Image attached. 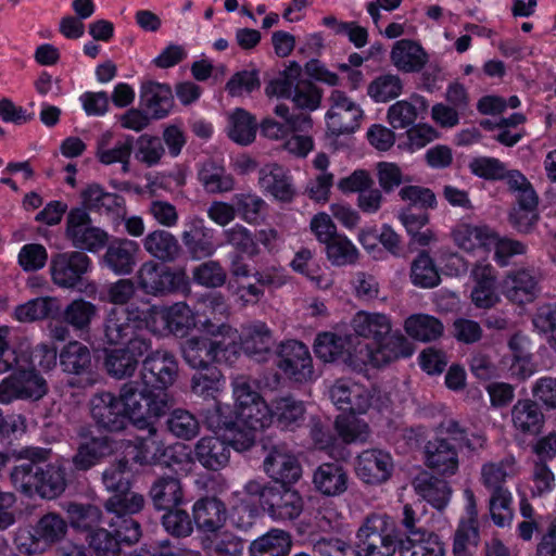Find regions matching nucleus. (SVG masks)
<instances>
[{"label":"nucleus","mask_w":556,"mask_h":556,"mask_svg":"<svg viewBox=\"0 0 556 556\" xmlns=\"http://www.w3.org/2000/svg\"><path fill=\"white\" fill-rule=\"evenodd\" d=\"M102 481L105 489L114 494L105 501L104 507L111 515L109 526L128 543H137L141 538L140 523L132 518L144 506L141 494L130 492L127 459H119L104 470Z\"/></svg>","instance_id":"obj_1"},{"label":"nucleus","mask_w":556,"mask_h":556,"mask_svg":"<svg viewBox=\"0 0 556 556\" xmlns=\"http://www.w3.org/2000/svg\"><path fill=\"white\" fill-rule=\"evenodd\" d=\"M45 458L43 450L29 452L28 459L13 468L11 480L17 490L28 496L53 500L66 489V469L60 463H46Z\"/></svg>","instance_id":"obj_2"},{"label":"nucleus","mask_w":556,"mask_h":556,"mask_svg":"<svg viewBox=\"0 0 556 556\" xmlns=\"http://www.w3.org/2000/svg\"><path fill=\"white\" fill-rule=\"evenodd\" d=\"M119 400L128 420L137 429L152 427L169 406L165 392H155L140 380H129L119 388Z\"/></svg>","instance_id":"obj_3"},{"label":"nucleus","mask_w":556,"mask_h":556,"mask_svg":"<svg viewBox=\"0 0 556 556\" xmlns=\"http://www.w3.org/2000/svg\"><path fill=\"white\" fill-rule=\"evenodd\" d=\"M403 544L401 529L387 514H370L356 533L359 556H393Z\"/></svg>","instance_id":"obj_4"},{"label":"nucleus","mask_w":556,"mask_h":556,"mask_svg":"<svg viewBox=\"0 0 556 556\" xmlns=\"http://www.w3.org/2000/svg\"><path fill=\"white\" fill-rule=\"evenodd\" d=\"M103 334L109 345H130L139 341L152 345L148 309H140L135 304L112 308L104 319Z\"/></svg>","instance_id":"obj_5"},{"label":"nucleus","mask_w":556,"mask_h":556,"mask_svg":"<svg viewBox=\"0 0 556 556\" xmlns=\"http://www.w3.org/2000/svg\"><path fill=\"white\" fill-rule=\"evenodd\" d=\"M185 362L194 369L212 367V364L232 365L239 357L237 336H194L181 346Z\"/></svg>","instance_id":"obj_6"},{"label":"nucleus","mask_w":556,"mask_h":556,"mask_svg":"<svg viewBox=\"0 0 556 556\" xmlns=\"http://www.w3.org/2000/svg\"><path fill=\"white\" fill-rule=\"evenodd\" d=\"M137 282L146 294L154 296L187 295L191 292L190 279L184 269H174L154 261H147L140 266Z\"/></svg>","instance_id":"obj_7"},{"label":"nucleus","mask_w":556,"mask_h":556,"mask_svg":"<svg viewBox=\"0 0 556 556\" xmlns=\"http://www.w3.org/2000/svg\"><path fill=\"white\" fill-rule=\"evenodd\" d=\"M67 532V522L55 513L43 515L31 530L21 531L16 544L21 553L40 554L60 542Z\"/></svg>","instance_id":"obj_8"},{"label":"nucleus","mask_w":556,"mask_h":556,"mask_svg":"<svg viewBox=\"0 0 556 556\" xmlns=\"http://www.w3.org/2000/svg\"><path fill=\"white\" fill-rule=\"evenodd\" d=\"M232 389L239 421L243 426L260 430L273 424L270 405L244 378H237Z\"/></svg>","instance_id":"obj_9"},{"label":"nucleus","mask_w":556,"mask_h":556,"mask_svg":"<svg viewBox=\"0 0 556 556\" xmlns=\"http://www.w3.org/2000/svg\"><path fill=\"white\" fill-rule=\"evenodd\" d=\"M92 269L91 258L81 251L59 252L51 256V281L62 289H76Z\"/></svg>","instance_id":"obj_10"},{"label":"nucleus","mask_w":556,"mask_h":556,"mask_svg":"<svg viewBox=\"0 0 556 556\" xmlns=\"http://www.w3.org/2000/svg\"><path fill=\"white\" fill-rule=\"evenodd\" d=\"M65 237L81 252H98L109 242V233L93 226L89 213L83 207H72L68 211Z\"/></svg>","instance_id":"obj_11"},{"label":"nucleus","mask_w":556,"mask_h":556,"mask_svg":"<svg viewBox=\"0 0 556 556\" xmlns=\"http://www.w3.org/2000/svg\"><path fill=\"white\" fill-rule=\"evenodd\" d=\"M47 392V382L35 368H18L0 381V404L8 405L17 400L38 401Z\"/></svg>","instance_id":"obj_12"},{"label":"nucleus","mask_w":556,"mask_h":556,"mask_svg":"<svg viewBox=\"0 0 556 556\" xmlns=\"http://www.w3.org/2000/svg\"><path fill=\"white\" fill-rule=\"evenodd\" d=\"M424 462L427 468L441 477H452L459 469V452L452 434L443 432L440 424L435 435L428 440L424 448Z\"/></svg>","instance_id":"obj_13"},{"label":"nucleus","mask_w":556,"mask_h":556,"mask_svg":"<svg viewBox=\"0 0 556 556\" xmlns=\"http://www.w3.org/2000/svg\"><path fill=\"white\" fill-rule=\"evenodd\" d=\"M140 379L155 392H165L178 377V362L165 349H153L143 356Z\"/></svg>","instance_id":"obj_14"},{"label":"nucleus","mask_w":556,"mask_h":556,"mask_svg":"<svg viewBox=\"0 0 556 556\" xmlns=\"http://www.w3.org/2000/svg\"><path fill=\"white\" fill-rule=\"evenodd\" d=\"M277 367L294 382L303 383L314 378L309 350L298 340H288L279 345Z\"/></svg>","instance_id":"obj_15"},{"label":"nucleus","mask_w":556,"mask_h":556,"mask_svg":"<svg viewBox=\"0 0 556 556\" xmlns=\"http://www.w3.org/2000/svg\"><path fill=\"white\" fill-rule=\"evenodd\" d=\"M60 365L64 372L75 376L67 380L70 387L87 389L94 384L91 353L85 344L78 341L68 342L60 353Z\"/></svg>","instance_id":"obj_16"},{"label":"nucleus","mask_w":556,"mask_h":556,"mask_svg":"<svg viewBox=\"0 0 556 556\" xmlns=\"http://www.w3.org/2000/svg\"><path fill=\"white\" fill-rule=\"evenodd\" d=\"M287 484L275 483L273 491L267 492L265 496L263 510L277 522L294 521L304 510L303 496L298 490Z\"/></svg>","instance_id":"obj_17"},{"label":"nucleus","mask_w":556,"mask_h":556,"mask_svg":"<svg viewBox=\"0 0 556 556\" xmlns=\"http://www.w3.org/2000/svg\"><path fill=\"white\" fill-rule=\"evenodd\" d=\"M328 393L339 410L352 416L365 414L371 406V392L350 378L337 379Z\"/></svg>","instance_id":"obj_18"},{"label":"nucleus","mask_w":556,"mask_h":556,"mask_svg":"<svg viewBox=\"0 0 556 556\" xmlns=\"http://www.w3.org/2000/svg\"><path fill=\"white\" fill-rule=\"evenodd\" d=\"M329 100L331 106L326 113L328 130L334 136L354 132L363 117L359 105L341 90H333Z\"/></svg>","instance_id":"obj_19"},{"label":"nucleus","mask_w":556,"mask_h":556,"mask_svg":"<svg viewBox=\"0 0 556 556\" xmlns=\"http://www.w3.org/2000/svg\"><path fill=\"white\" fill-rule=\"evenodd\" d=\"M90 413L96 425L109 432L122 431L129 422L119 395L109 391L99 392L92 396Z\"/></svg>","instance_id":"obj_20"},{"label":"nucleus","mask_w":556,"mask_h":556,"mask_svg":"<svg viewBox=\"0 0 556 556\" xmlns=\"http://www.w3.org/2000/svg\"><path fill=\"white\" fill-rule=\"evenodd\" d=\"M394 463L391 454L380 448L365 450L356 458V476L366 484L386 483L392 477Z\"/></svg>","instance_id":"obj_21"},{"label":"nucleus","mask_w":556,"mask_h":556,"mask_svg":"<svg viewBox=\"0 0 556 556\" xmlns=\"http://www.w3.org/2000/svg\"><path fill=\"white\" fill-rule=\"evenodd\" d=\"M503 295L511 303L526 305L540 294V275L534 269L520 268L506 275L501 285Z\"/></svg>","instance_id":"obj_22"},{"label":"nucleus","mask_w":556,"mask_h":556,"mask_svg":"<svg viewBox=\"0 0 556 556\" xmlns=\"http://www.w3.org/2000/svg\"><path fill=\"white\" fill-rule=\"evenodd\" d=\"M263 465L265 472L276 483H295L302 475L298 458L286 443L271 445Z\"/></svg>","instance_id":"obj_23"},{"label":"nucleus","mask_w":556,"mask_h":556,"mask_svg":"<svg viewBox=\"0 0 556 556\" xmlns=\"http://www.w3.org/2000/svg\"><path fill=\"white\" fill-rule=\"evenodd\" d=\"M152 345H146L143 341L130 345L112 349L105 352L104 367L108 374L115 379H124L134 376L140 361L151 350Z\"/></svg>","instance_id":"obj_24"},{"label":"nucleus","mask_w":556,"mask_h":556,"mask_svg":"<svg viewBox=\"0 0 556 556\" xmlns=\"http://www.w3.org/2000/svg\"><path fill=\"white\" fill-rule=\"evenodd\" d=\"M181 240L192 260L210 257L218 248L215 242V230L207 227L204 219L199 216L186 219Z\"/></svg>","instance_id":"obj_25"},{"label":"nucleus","mask_w":556,"mask_h":556,"mask_svg":"<svg viewBox=\"0 0 556 556\" xmlns=\"http://www.w3.org/2000/svg\"><path fill=\"white\" fill-rule=\"evenodd\" d=\"M149 324L152 321L153 332L168 331L175 336H185L193 325V315L185 302H178L169 307L148 308Z\"/></svg>","instance_id":"obj_26"},{"label":"nucleus","mask_w":556,"mask_h":556,"mask_svg":"<svg viewBox=\"0 0 556 556\" xmlns=\"http://www.w3.org/2000/svg\"><path fill=\"white\" fill-rule=\"evenodd\" d=\"M147 437H138L135 444L132 460L139 465H165L179 463L175 457V446L165 445L156 432L154 424L146 428Z\"/></svg>","instance_id":"obj_27"},{"label":"nucleus","mask_w":556,"mask_h":556,"mask_svg":"<svg viewBox=\"0 0 556 556\" xmlns=\"http://www.w3.org/2000/svg\"><path fill=\"white\" fill-rule=\"evenodd\" d=\"M139 102L140 106L155 121L167 117L175 105L170 86L152 79L141 81Z\"/></svg>","instance_id":"obj_28"},{"label":"nucleus","mask_w":556,"mask_h":556,"mask_svg":"<svg viewBox=\"0 0 556 556\" xmlns=\"http://www.w3.org/2000/svg\"><path fill=\"white\" fill-rule=\"evenodd\" d=\"M275 114L281 117L285 123L266 118L261 125L262 134L269 139H280L287 136L288 131H307L312 128V117L306 113H291L287 104L280 103L275 106Z\"/></svg>","instance_id":"obj_29"},{"label":"nucleus","mask_w":556,"mask_h":556,"mask_svg":"<svg viewBox=\"0 0 556 556\" xmlns=\"http://www.w3.org/2000/svg\"><path fill=\"white\" fill-rule=\"evenodd\" d=\"M258 185L265 193L283 203L292 202L296 193L289 172L276 163L266 164L260 169Z\"/></svg>","instance_id":"obj_30"},{"label":"nucleus","mask_w":556,"mask_h":556,"mask_svg":"<svg viewBox=\"0 0 556 556\" xmlns=\"http://www.w3.org/2000/svg\"><path fill=\"white\" fill-rule=\"evenodd\" d=\"M410 342L401 333L386 336L383 341L378 342L376 349H367L362 366L367 363L374 367H381L399 358H406L413 354Z\"/></svg>","instance_id":"obj_31"},{"label":"nucleus","mask_w":556,"mask_h":556,"mask_svg":"<svg viewBox=\"0 0 556 556\" xmlns=\"http://www.w3.org/2000/svg\"><path fill=\"white\" fill-rule=\"evenodd\" d=\"M138 252V242L126 238H115L108 243L103 263L115 275H129L136 266Z\"/></svg>","instance_id":"obj_32"},{"label":"nucleus","mask_w":556,"mask_h":556,"mask_svg":"<svg viewBox=\"0 0 556 556\" xmlns=\"http://www.w3.org/2000/svg\"><path fill=\"white\" fill-rule=\"evenodd\" d=\"M84 208L112 218L124 217L126 214L125 199L118 193L108 192L99 185H89L81 192Z\"/></svg>","instance_id":"obj_33"},{"label":"nucleus","mask_w":556,"mask_h":556,"mask_svg":"<svg viewBox=\"0 0 556 556\" xmlns=\"http://www.w3.org/2000/svg\"><path fill=\"white\" fill-rule=\"evenodd\" d=\"M475 287L471 301L479 308H491L500 302L496 293V275L491 264L478 263L471 270Z\"/></svg>","instance_id":"obj_34"},{"label":"nucleus","mask_w":556,"mask_h":556,"mask_svg":"<svg viewBox=\"0 0 556 556\" xmlns=\"http://www.w3.org/2000/svg\"><path fill=\"white\" fill-rule=\"evenodd\" d=\"M511 422L520 434L536 437L542 432L545 416L533 400H518L511 408Z\"/></svg>","instance_id":"obj_35"},{"label":"nucleus","mask_w":556,"mask_h":556,"mask_svg":"<svg viewBox=\"0 0 556 556\" xmlns=\"http://www.w3.org/2000/svg\"><path fill=\"white\" fill-rule=\"evenodd\" d=\"M112 138L113 135L106 131L98 139L96 156L104 165L121 163L123 172L128 173L135 138L127 135L110 147Z\"/></svg>","instance_id":"obj_36"},{"label":"nucleus","mask_w":556,"mask_h":556,"mask_svg":"<svg viewBox=\"0 0 556 556\" xmlns=\"http://www.w3.org/2000/svg\"><path fill=\"white\" fill-rule=\"evenodd\" d=\"M193 522L200 531L213 533L226 521V506L216 497H203L193 504Z\"/></svg>","instance_id":"obj_37"},{"label":"nucleus","mask_w":556,"mask_h":556,"mask_svg":"<svg viewBox=\"0 0 556 556\" xmlns=\"http://www.w3.org/2000/svg\"><path fill=\"white\" fill-rule=\"evenodd\" d=\"M197 460L208 470H220L230 459V445L217 437H204L194 447Z\"/></svg>","instance_id":"obj_38"},{"label":"nucleus","mask_w":556,"mask_h":556,"mask_svg":"<svg viewBox=\"0 0 556 556\" xmlns=\"http://www.w3.org/2000/svg\"><path fill=\"white\" fill-rule=\"evenodd\" d=\"M273 424L283 431H295L304 422L305 406L293 396H281L270 404Z\"/></svg>","instance_id":"obj_39"},{"label":"nucleus","mask_w":556,"mask_h":556,"mask_svg":"<svg viewBox=\"0 0 556 556\" xmlns=\"http://www.w3.org/2000/svg\"><path fill=\"white\" fill-rule=\"evenodd\" d=\"M391 62L401 72L417 73L428 62V55L424 48L409 39L396 41L391 50Z\"/></svg>","instance_id":"obj_40"},{"label":"nucleus","mask_w":556,"mask_h":556,"mask_svg":"<svg viewBox=\"0 0 556 556\" xmlns=\"http://www.w3.org/2000/svg\"><path fill=\"white\" fill-rule=\"evenodd\" d=\"M113 452L112 440L108 437H92L81 442L72 457L73 466L78 471H87Z\"/></svg>","instance_id":"obj_41"},{"label":"nucleus","mask_w":556,"mask_h":556,"mask_svg":"<svg viewBox=\"0 0 556 556\" xmlns=\"http://www.w3.org/2000/svg\"><path fill=\"white\" fill-rule=\"evenodd\" d=\"M150 496L156 509H169L184 503V490L177 476L159 477L150 488Z\"/></svg>","instance_id":"obj_42"},{"label":"nucleus","mask_w":556,"mask_h":556,"mask_svg":"<svg viewBox=\"0 0 556 556\" xmlns=\"http://www.w3.org/2000/svg\"><path fill=\"white\" fill-rule=\"evenodd\" d=\"M415 492L438 510H443L451 497L452 489L439 477L422 473L413 481Z\"/></svg>","instance_id":"obj_43"},{"label":"nucleus","mask_w":556,"mask_h":556,"mask_svg":"<svg viewBox=\"0 0 556 556\" xmlns=\"http://www.w3.org/2000/svg\"><path fill=\"white\" fill-rule=\"evenodd\" d=\"M144 250L154 258L164 263L176 261L181 247L178 239L167 230L156 229L149 232L142 240Z\"/></svg>","instance_id":"obj_44"},{"label":"nucleus","mask_w":556,"mask_h":556,"mask_svg":"<svg viewBox=\"0 0 556 556\" xmlns=\"http://www.w3.org/2000/svg\"><path fill=\"white\" fill-rule=\"evenodd\" d=\"M352 327L357 336L371 339L376 344L383 341L392 330L391 320L387 315L364 311L355 314Z\"/></svg>","instance_id":"obj_45"},{"label":"nucleus","mask_w":556,"mask_h":556,"mask_svg":"<svg viewBox=\"0 0 556 556\" xmlns=\"http://www.w3.org/2000/svg\"><path fill=\"white\" fill-rule=\"evenodd\" d=\"M313 482L320 493L337 496L346 491L348 475L341 465L326 463L315 470Z\"/></svg>","instance_id":"obj_46"},{"label":"nucleus","mask_w":556,"mask_h":556,"mask_svg":"<svg viewBox=\"0 0 556 556\" xmlns=\"http://www.w3.org/2000/svg\"><path fill=\"white\" fill-rule=\"evenodd\" d=\"M315 355L325 363L338 362L340 359L346 362L354 370L362 371V364H355L352 355L345 356V340L334 333H319L314 343Z\"/></svg>","instance_id":"obj_47"},{"label":"nucleus","mask_w":556,"mask_h":556,"mask_svg":"<svg viewBox=\"0 0 556 556\" xmlns=\"http://www.w3.org/2000/svg\"><path fill=\"white\" fill-rule=\"evenodd\" d=\"M453 239L458 248L467 252L477 249L490 250L494 231L488 226L460 224L453 230Z\"/></svg>","instance_id":"obj_48"},{"label":"nucleus","mask_w":556,"mask_h":556,"mask_svg":"<svg viewBox=\"0 0 556 556\" xmlns=\"http://www.w3.org/2000/svg\"><path fill=\"white\" fill-rule=\"evenodd\" d=\"M291 545V535L287 531L271 529L251 543L250 554L251 556H288Z\"/></svg>","instance_id":"obj_49"},{"label":"nucleus","mask_w":556,"mask_h":556,"mask_svg":"<svg viewBox=\"0 0 556 556\" xmlns=\"http://www.w3.org/2000/svg\"><path fill=\"white\" fill-rule=\"evenodd\" d=\"M517 473L516 459L514 456L508 455L500 462H490L481 467V482L489 491H496L497 489H507L505 485L506 479L514 477Z\"/></svg>","instance_id":"obj_50"},{"label":"nucleus","mask_w":556,"mask_h":556,"mask_svg":"<svg viewBox=\"0 0 556 556\" xmlns=\"http://www.w3.org/2000/svg\"><path fill=\"white\" fill-rule=\"evenodd\" d=\"M406 333L415 340L429 342L437 340L443 333V324L435 317L427 314H414L404 323Z\"/></svg>","instance_id":"obj_51"},{"label":"nucleus","mask_w":556,"mask_h":556,"mask_svg":"<svg viewBox=\"0 0 556 556\" xmlns=\"http://www.w3.org/2000/svg\"><path fill=\"white\" fill-rule=\"evenodd\" d=\"M415 103L401 100L392 104L388 110V122L395 128H406L415 123L419 111H426L428 103L421 96L413 97Z\"/></svg>","instance_id":"obj_52"},{"label":"nucleus","mask_w":556,"mask_h":556,"mask_svg":"<svg viewBox=\"0 0 556 556\" xmlns=\"http://www.w3.org/2000/svg\"><path fill=\"white\" fill-rule=\"evenodd\" d=\"M240 339L239 350L242 349L249 355L266 353L274 343L270 329L261 321L245 327Z\"/></svg>","instance_id":"obj_53"},{"label":"nucleus","mask_w":556,"mask_h":556,"mask_svg":"<svg viewBox=\"0 0 556 556\" xmlns=\"http://www.w3.org/2000/svg\"><path fill=\"white\" fill-rule=\"evenodd\" d=\"M199 180L210 193L228 192L233 189V177L224 166L214 161L205 162L199 172Z\"/></svg>","instance_id":"obj_54"},{"label":"nucleus","mask_w":556,"mask_h":556,"mask_svg":"<svg viewBox=\"0 0 556 556\" xmlns=\"http://www.w3.org/2000/svg\"><path fill=\"white\" fill-rule=\"evenodd\" d=\"M445 548L439 535L432 532H422L408 541L403 540L400 548L401 556H444Z\"/></svg>","instance_id":"obj_55"},{"label":"nucleus","mask_w":556,"mask_h":556,"mask_svg":"<svg viewBox=\"0 0 556 556\" xmlns=\"http://www.w3.org/2000/svg\"><path fill=\"white\" fill-rule=\"evenodd\" d=\"M225 384V378L217 367L201 368L191 379V390L203 399L215 400Z\"/></svg>","instance_id":"obj_56"},{"label":"nucleus","mask_w":556,"mask_h":556,"mask_svg":"<svg viewBox=\"0 0 556 556\" xmlns=\"http://www.w3.org/2000/svg\"><path fill=\"white\" fill-rule=\"evenodd\" d=\"M58 301L54 298H36L17 305L14 309V318L21 323H33L50 317L58 312Z\"/></svg>","instance_id":"obj_57"},{"label":"nucleus","mask_w":556,"mask_h":556,"mask_svg":"<svg viewBox=\"0 0 556 556\" xmlns=\"http://www.w3.org/2000/svg\"><path fill=\"white\" fill-rule=\"evenodd\" d=\"M410 280L414 286L420 288H433L440 283L439 271L427 251L419 252L414 258L410 266Z\"/></svg>","instance_id":"obj_58"},{"label":"nucleus","mask_w":556,"mask_h":556,"mask_svg":"<svg viewBox=\"0 0 556 556\" xmlns=\"http://www.w3.org/2000/svg\"><path fill=\"white\" fill-rule=\"evenodd\" d=\"M443 432L452 434L457 448H467L470 453H479L486 446L488 439L481 432H468L457 420L450 419L443 422Z\"/></svg>","instance_id":"obj_59"},{"label":"nucleus","mask_w":556,"mask_h":556,"mask_svg":"<svg viewBox=\"0 0 556 556\" xmlns=\"http://www.w3.org/2000/svg\"><path fill=\"white\" fill-rule=\"evenodd\" d=\"M324 245L327 258L333 266L353 265L358 258L356 247L345 235L339 233Z\"/></svg>","instance_id":"obj_60"},{"label":"nucleus","mask_w":556,"mask_h":556,"mask_svg":"<svg viewBox=\"0 0 556 556\" xmlns=\"http://www.w3.org/2000/svg\"><path fill=\"white\" fill-rule=\"evenodd\" d=\"M229 138L241 144L248 146L254 141L257 124L253 115L243 109H236L230 116Z\"/></svg>","instance_id":"obj_61"},{"label":"nucleus","mask_w":556,"mask_h":556,"mask_svg":"<svg viewBox=\"0 0 556 556\" xmlns=\"http://www.w3.org/2000/svg\"><path fill=\"white\" fill-rule=\"evenodd\" d=\"M236 215L248 224L256 225L266 210V202L256 193L241 192L232 197Z\"/></svg>","instance_id":"obj_62"},{"label":"nucleus","mask_w":556,"mask_h":556,"mask_svg":"<svg viewBox=\"0 0 556 556\" xmlns=\"http://www.w3.org/2000/svg\"><path fill=\"white\" fill-rule=\"evenodd\" d=\"M403 83L397 75L384 74L376 77L367 87V94L376 103H386L397 98Z\"/></svg>","instance_id":"obj_63"},{"label":"nucleus","mask_w":556,"mask_h":556,"mask_svg":"<svg viewBox=\"0 0 556 556\" xmlns=\"http://www.w3.org/2000/svg\"><path fill=\"white\" fill-rule=\"evenodd\" d=\"M302 74V67L296 62H291L280 75L270 80L266 87V93L268 96H276L278 98L291 99L298 81Z\"/></svg>","instance_id":"obj_64"}]
</instances>
